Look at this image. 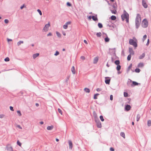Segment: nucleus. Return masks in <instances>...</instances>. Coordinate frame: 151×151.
<instances>
[{"instance_id": "nucleus-1", "label": "nucleus", "mask_w": 151, "mask_h": 151, "mask_svg": "<svg viewBox=\"0 0 151 151\" xmlns=\"http://www.w3.org/2000/svg\"><path fill=\"white\" fill-rule=\"evenodd\" d=\"M141 20V17L140 14H137L135 20V26L137 29H138L140 26Z\"/></svg>"}, {"instance_id": "nucleus-2", "label": "nucleus", "mask_w": 151, "mask_h": 151, "mask_svg": "<svg viewBox=\"0 0 151 151\" xmlns=\"http://www.w3.org/2000/svg\"><path fill=\"white\" fill-rule=\"evenodd\" d=\"M128 17H129V14L128 13H127L125 10H124L123 14L121 15V18L122 21H124L125 18H127Z\"/></svg>"}, {"instance_id": "nucleus-3", "label": "nucleus", "mask_w": 151, "mask_h": 151, "mask_svg": "<svg viewBox=\"0 0 151 151\" xmlns=\"http://www.w3.org/2000/svg\"><path fill=\"white\" fill-rule=\"evenodd\" d=\"M142 27L144 28L147 27L148 26V22L147 19L146 18L144 19L142 23Z\"/></svg>"}, {"instance_id": "nucleus-4", "label": "nucleus", "mask_w": 151, "mask_h": 151, "mask_svg": "<svg viewBox=\"0 0 151 151\" xmlns=\"http://www.w3.org/2000/svg\"><path fill=\"white\" fill-rule=\"evenodd\" d=\"M129 43L130 45H133L136 48L137 46V41H134L132 39H130L129 41Z\"/></svg>"}, {"instance_id": "nucleus-5", "label": "nucleus", "mask_w": 151, "mask_h": 151, "mask_svg": "<svg viewBox=\"0 0 151 151\" xmlns=\"http://www.w3.org/2000/svg\"><path fill=\"white\" fill-rule=\"evenodd\" d=\"M128 80L130 81V83L132 82V84L131 85L132 87H134L135 86H138L139 84L140 85V83H138L136 81H132L131 80L129 79Z\"/></svg>"}, {"instance_id": "nucleus-6", "label": "nucleus", "mask_w": 151, "mask_h": 151, "mask_svg": "<svg viewBox=\"0 0 151 151\" xmlns=\"http://www.w3.org/2000/svg\"><path fill=\"white\" fill-rule=\"evenodd\" d=\"M96 123V126L97 127L99 128H101L102 127L101 123L99 119H98L95 120Z\"/></svg>"}, {"instance_id": "nucleus-7", "label": "nucleus", "mask_w": 151, "mask_h": 151, "mask_svg": "<svg viewBox=\"0 0 151 151\" xmlns=\"http://www.w3.org/2000/svg\"><path fill=\"white\" fill-rule=\"evenodd\" d=\"M6 148L8 151H13V148L10 144H7L6 145Z\"/></svg>"}, {"instance_id": "nucleus-8", "label": "nucleus", "mask_w": 151, "mask_h": 151, "mask_svg": "<svg viewBox=\"0 0 151 151\" xmlns=\"http://www.w3.org/2000/svg\"><path fill=\"white\" fill-rule=\"evenodd\" d=\"M131 108V107L130 105L127 104H125L124 106V110L125 111H128L130 110Z\"/></svg>"}, {"instance_id": "nucleus-9", "label": "nucleus", "mask_w": 151, "mask_h": 151, "mask_svg": "<svg viewBox=\"0 0 151 151\" xmlns=\"http://www.w3.org/2000/svg\"><path fill=\"white\" fill-rule=\"evenodd\" d=\"M111 78L109 77H105V82L106 84L109 85L110 83Z\"/></svg>"}, {"instance_id": "nucleus-10", "label": "nucleus", "mask_w": 151, "mask_h": 151, "mask_svg": "<svg viewBox=\"0 0 151 151\" xmlns=\"http://www.w3.org/2000/svg\"><path fill=\"white\" fill-rule=\"evenodd\" d=\"M108 26L110 30H113L116 27V25L113 23H111L110 24H109L107 25V27Z\"/></svg>"}, {"instance_id": "nucleus-11", "label": "nucleus", "mask_w": 151, "mask_h": 151, "mask_svg": "<svg viewBox=\"0 0 151 151\" xmlns=\"http://www.w3.org/2000/svg\"><path fill=\"white\" fill-rule=\"evenodd\" d=\"M50 26V23L49 22L48 24H46L44 27L43 28V30L45 31H47L48 30V28Z\"/></svg>"}, {"instance_id": "nucleus-12", "label": "nucleus", "mask_w": 151, "mask_h": 151, "mask_svg": "<svg viewBox=\"0 0 151 151\" xmlns=\"http://www.w3.org/2000/svg\"><path fill=\"white\" fill-rule=\"evenodd\" d=\"M142 4L143 6L145 8H147V5L144 0H142Z\"/></svg>"}, {"instance_id": "nucleus-13", "label": "nucleus", "mask_w": 151, "mask_h": 151, "mask_svg": "<svg viewBox=\"0 0 151 151\" xmlns=\"http://www.w3.org/2000/svg\"><path fill=\"white\" fill-rule=\"evenodd\" d=\"M93 116L94 118V120L99 119V118L97 116V115L96 112L94 111L93 112Z\"/></svg>"}, {"instance_id": "nucleus-14", "label": "nucleus", "mask_w": 151, "mask_h": 151, "mask_svg": "<svg viewBox=\"0 0 151 151\" xmlns=\"http://www.w3.org/2000/svg\"><path fill=\"white\" fill-rule=\"evenodd\" d=\"M68 143L69 146V149L71 150L73 148V143L70 140H68Z\"/></svg>"}, {"instance_id": "nucleus-15", "label": "nucleus", "mask_w": 151, "mask_h": 151, "mask_svg": "<svg viewBox=\"0 0 151 151\" xmlns=\"http://www.w3.org/2000/svg\"><path fill=\"white\" fill-rule=\"evenodd\" d=\"M109 9L110 11L111 12L112 14H116L117 11L115 9L113 10H112L111 9V8L110 7H109Z\"/></svg>"}, {"instance_id": "nucleus-16", "label": "nucleus", "mask_w": 151, "mask_h": 151, "mask_svg": "<svg viewBox=\"0 0 151 151\" xmlns=\"http://www.w3.org/2000/svg\"><path fill=\"white\" fill-rule=\"evenodd\" d=\"M92 19L95 21H98V20L97 15L95 16H92Z\"/></svg>"}, {"instance_id": "nucleus-17", "label": "nucleus", "mask_w": 151, "mask_h": 151, "mask_svg": "<svg viewBox=\"0 0 151 151\" xmlns=\"http://www.w3.org/2000/svg\"><path fill=\"white\" fill-rule=\"evenodd\" d=\"M129 52L130 53V54H131L132 55L134 54V52L133 51V49L132 48L129 47Z\"/></svg>"}, {"instance_id": "nucleus-18", "label": "nucleus", "mask_w": 151, "mask_h": 151, "mask_svg": "<svg viewBox=\"0 0 151 151\" xmlns=\"http://www.w3.org/2000/svg\"><path fill=\"white\" fill-rule=\"evenodd\" d=\"M144 66V64L143 63H139L137 65V67L138 68H142Z\"/></svg>"}, {"instance_id": "nucleus-19", "label": "nucleus", "mask_w": 151, "mask_h": 151, "mask_svg": "<svg viewBox=\"0 0 151 151\" xmlns=\"http://www.w3.org/2000/svg\"><path fill=\"white\" fill-rule=\"evenodd\" d=\"M145 52L143 53L141 55H140L139 57V59H142L145 57Z\"/></svg>"}, {"instance_id": "nucleus-20", "label": "nucleus", "mask_w": 151, "mask_h": 151, "mask_svg": "<svg viewBox=\"0 0 151 151\" xmlns=\"http://www.w3.org/2000/svg\"><path fill=\"white\" fill-rule=\"evenodd\" d=\"M99 59L98 57H96L94 58L93 60V63L94 64H96L98 61Z\"/></svg>"}, {"instance_id": "nucleus-21", "label": "nucleus", "mask_w": 151, "mask_h": 151, "mask_svg": "<svg viewBox=\"0 0 151 151\" xmlns=\"http://www.w3.org/2000/svg\"><path fill=\"white\" fill-rule=\"evenodd\" d=\"M110 19H111L112 20H115L116 19V17L114 15L111 16L109 18Z\"/></svg>"}, {"instance_id": "nucleus-22", "label": "nucleus", "mask_w": 151, "mask_h": 151, "mask_svg": "<svg viewBox=\"0 0 151 151\" xmlns=\"http://www.w3.org/2000/svg\"><path fill=\"white\" fill-rule=\"evenodd\" d=\"M71 71L73 74H75L76 73V71L74 66H73L71 68Z\"/></svg>"}, {"instance_id": "nucleus-23", "label": "nucleus", "mask_w": 151, "mask_h": 151, "mask_svg": "<svg viewBox=\"0 0 151 151\" xmlns=\"http://www.w3.org/2000/svg\"><path fill=\"white\" fill-rule=\"evenodd\" d=\"M39 55V53H36L34 54L33 55V59H35Z\"/></svg>"}, {"instance_id": "nucleus-24", "label": "nucleus", "mask_w": 151, "mask_h": 151, "mask_svg": "<svg viewBox=\"0 0 151 151\" xmlns=\"http://www.w3.org/2000/svg\"><path fill=\"white\" fill-rule=\"evenodd\" d=\"M110 39L108 37V36H106V37L104 38L105 42H109V41Z\"/></svg>"}, {"instance_id": "nucleus-25", "label": "nucleus", "mask_w": 151, "mask_h": 151, "mask_svg": "<svg viewBox=\"0 0 151 151\" xmlns=\"http://www.w3.org/2000/svg\"><path fill=\"white\" fill-rule=\"evenodd\" d=\"M53 128V126L52 125H51L50 126H48L47 127V130H51Z\"/></svg>"}, {"instance_id": "nucleus-26", "label": "nucleus", "mask_w": 151, "mask_h": 151, "mask_svg": "<svg viewBox=\"0 0 151 151\" xmlns=\"http://www.w3.org/2000/svg\"><path fill=\"white\" fill-rule=\"evenodd\" d=\"M99 95V94L98 93H96L94 95L93 99H97V96Z\"/></svg>"}, {"instance_id": "nucleus-27", "label": "nucleus", "mask_w": 151, "mask_h": 151, "mask_svg": "<svg viewBox=\"0 0 151 151\" xmlns=\"http://www.w3.org/2000/svg\"><path fill=\"white\" fill-rule=\"evenodd\" d=\"M114 63L116 65H119L120 63V61L119 60H116L114 62Z\"/></svg>"}, {"instance_id": "nucleus-28", "label": "nucleus", "mask_w": 151, "mask_h": 151, "mask_svg": "<svg viewBox=\"0 0 151 151\" xmlns=\"http://www.w3.org/2000/svg\"><path fill=\"white\" fill-rule=\"evenodd\" d=\"M131 54H129L127 56V60L128 61H130L131 59Z\"/></svg>"}, {"instance_id": "nucleus-29", "label": "nucleus", "mask_w": 151, "mask_h": 151, "mask_svg": "<svg viewBox=\"0 0 151 151\" xmlns=\"http://www.w3.org/2000/svg\"><path fill=\"white\" fill-rule=\"evenodd\" d=\"M84 91L86 93H89L90 92V90L89 88H85L84 89Z\"/></svg>"}, {"instance_id": "nucleus-30", "label": "nucleus", "mask_w": 151, "mask_h": 151, "mask_svg": "<svg viewBox=\"0 0 151 151\" xmlns=\"http://www.w3.org/2000/svg\"><path fill=\"white\" fill-rule=\"evenodd\" d=\"M121 66L119 65H117V66L116 67V69L117 70V71H119L121 69Z\"/></svg>"}, {"instance_id": "nucleus-31", "label": "nucleus", "mask_w": 151, "mask_h": 151, "mask_svg": "<svg viewBox=\"0 0 151 151\" xmlns=\"http://www.w3.org/2000/svg\"><path fill=\"white\" fill-rule=\"evenodd\" d=\"M98 26L99 28H101L103 27V25L102 23H99L98 24Z\"/></svg>"}, {"instance_id": "nucleus-32", "label": "nucleus", "mask_w": 151, "mask_h": 151, "mask_svg": "<svg viewBox=\"0 0 151 151\" xmlns=\"http://www.w3.org/2000/svg\"><path fill=\"white\" fill-rule=\"evenodd\" d=\"M132 64L131 63L129 65L128 67V68H127V73H128V72L130 70V69L132 68Z\"/></svg>"}, {"instance_id": "nucleus-33", "label": "nucleus", "mask_w": 151, "mask_h": 151, "mask_svg": "<svg viewBox=\"0 0 151 151\" xmlns=\"http://www.w3.org/2000/svg\"><path fill=\"white\" fill-rule=\"evenodd\" d=\"M140 71V70L139 68H136L134 70V71L137 73H139Z\"/></svg>"}, {"instance_id": "nucleus-34", "label": "nucleus", "mask_w": 151, "mask_h": 151, "mask_svg": "<svg viewBox=\"0 0 151 151\" xmlns=\"http://www.w3.org/2000/svg\"><path fill=\"white\" fill-rule=\"evenodd\" d=\"M56 34L57 35L58 37L60 38L61 37V35L59 32L58 31H56Z\"/></svg>"}, {"instance_id": "nucleus-35", "label": "nucleus", "mask_w": 151, "mask_h": 151, "mask_svg": "<svg viewBox=\"0 0 151 151\" xmlns=\"http://www.w3.org/2000/svg\"><path fill=\"white\" fill-rule=\"evenodd\" d=\"M101 32H97L96 33V35L98 37H100L101 36Z\"/></svg>"}, {"instance_id": "nucleus-36", "label": "nucleus", "mask_w": 151, "mask_h": 151, "mask_svg": "<svg viewBox=\"0 0 151 151\" xmlns=\"http://www.w3.org/2000/svg\"><path fill=\"white\" fill-rule=\"evenodd\" d=\"M120 135L122 137H123L124 138H125V134L124 132H121L120 133Z\"/></svg>"}, {"instance_id": "nucleus-37", "label": "nucleus", "mask_w": 151, "mask_h": 151, "mask_svg": "<svg viewBox=\"0 0 151 151\" xmlns=\"http://www.w3.org/2000/svg\"><path fill=\"white\" fill-rule=\"evenodd\" d=\"M99 118H100V120H101V121L102 122H103L104 121V118H103V116H102V115L100 116Z\"/></svg>"}, {"instance_id": "nucleus-38", "label": "nucleus", "mask_w": 151, "mask_h": 151, "mask_svg": "<svg viewBox=\"0 0 151 151\" xmlns=\"http://www.w3.org/2000/svg\"><path fill=\"white\" fill-rule=\"evenodd\" d=\"M140 118V116L139 114H137V122L139 121V120Z\"/></svg>"}, {"instance_id": "nucleus-39", "label": "nucleus", "mask_w": 151, "mask_h": 151, "mask_svg": "<svg viewBox=\"0 0 151 151\" xmlns=\"http://www.w3.org/2000/svg\"><path fill=\"white\" fill-rule=\"evenodd\" d=\"M147 125L149 127H150L151 126V121L149 120L147 121Z\"/></svg>"}, {"instance_id": "nucleus-40", "label": "nucleus", "mask_w": 151, "mask_h": 151, "mask_svg": "<svg viewBox=\"0 0 151 151\" xmlns=\"http://www.w3.org/2000/svg\"><path fill=\"white\" fill-rule=\"evenodd\" d=\"M128 94L127 92H124V95L125 97H127L128 96Z\"/></svg>"}, {"instance_id": "nucleus-41", "label": "nucleus", "mask_w": 151, "mask_h": 151, "mask_svg": "<svg viewBox=\"0 0 151 151\" xmlns=\"http://www.w3.org/2000/svg\"><path fill=\"white\" fill-rule=\"evenodd\" d=\"M17 144L19 146H21L22 145V143L20 142L19 140H18L17 141Z\"/></svg>"}, {"instance_id": "nucleus-42", "label": "nucleus", "mask_w": 151, "mask_h": 151, "mask_svg": "<svg viewBox=\"0 0 151 151\" xmlns=\"http://www.w3.org/2000/svg\"><path fill=\"white\" fill-rule=\"evenodd\" d=\"M24 43V42L22 41H19V42H17V45L18 46L20 45L21 43Z\"/></svg>"}, {"instance_id": "nucleus-43", "label": "nucleus", "mask_w": 151, "mask_h": 151, "mask_svg": "<svg viewBox=\"0 0 151 151\" xmlns=\"http://www.w3.org/2000/svg\"><path fill=\"white\" fill-rule=\"evenodd\" d=\"M37 12L39 13V14L40 15H41V16L42 15V12L40 9H38L37 10Z\"/></svg>"}, {"instance_id": "nucleus-44", "label": "nucleus", "mask_w": 151, "mask_h": 151, "mask_svg": "<svg viewBox=\"0 0 151 151\" xmlns=\"http://www.w3.org/2000/svg\"><path fill=\"white\" fill-rule=\"evenodd\" d=\"M10 60L9 58L8 57H6L4 59V61L6 62H8Z\"/></svg>"}, {"instance_id": "nucleus-45", "label": "nucleus", "mask_w": 151, "mask_h": 151, "mask_svg": "<svg viewBox=\"0 0 151 151\" xmlns=\"http://www.w3.org/2000/svg\"><path fill=\"white\" fill-rule=\"evenodd\" d=\"M66 5L68 6H72L71 4L69 2H68L66 3Z\"/></svg>"}, {"instance_id": "nucleus-46", "label": "nucleus", "mask_w": 151, "mask_h": 151, "mask_svg": "<svg viewBox=\"0 0 151 151\" xmlns=\"http://www.w3.org/2000/svg\"><path fill=\"white\" fill-rule=\"evenodd\" d=\"M113 7V8L114 9H116L117 8V6L116 5H116H114V4L112 5H111Z\"/></svg>"}, {"instance_id": "nucleus-47", "label": "nucleus", "mask_w": 151, "mask_h": 151, "mask_svg": "<svg viewBox=\"0 0 151 151\" xmlns=\"http://www.w3.org/2000/svg\"><path fill=\"white\" fill-rule=\"evenodd\" d=\"M59 52L58 51H56L55 52V53L54 54V55L55 56H57L58 55H59Z\"/></svg>"}, {"instance_id": "nucleus-48", "label": "nucleus", "mask_w": 151, "mask_h": 151, "mask_svg": "<svg viewBox=\"0 0 151 151\" xmlns=\"http://www.w3.org/2000/svg\"><path fill=\"white\" fill-rule=\"evenodd\" d=\"M68 26L67 25V24H65L63 25V28L65 29H67L68 28Z\"/></svg>"}, {"instance_id": "nucleus-49", "label": "nucleus", "mask_w": 151, "mask_h": 151, "mask_svg": "<svg viewBox=\"0 0 151 151\" xmlns=\"http://www.w3.org/2000/svg\"><path fill=\"white\" fill-rule=\"evenodd\" d=\"M17 113L19 116H21L22 115L21 113V111L19 110H18L17 111Z\"/></svg>"}, {"instance_id": "nucleus-50", "label": "nucleus", "mask_w": 151, "mask_h": 151, "mask_svg": "<svg viewBox=\"0 0 151 151\" xmlns=\"http://www.w3.org/2000/svg\"><path fill=\"white\" fill-rule=\"evenodd\" d=\"M127 99L128 100V101H127V103L128 104H130V101L131 100V99L130 98H128Z\"/></svg>"}, {"instance_id": "nucleus-51", "label": "nucleus", "mask_w": 151, "mask_h": 151, "mask_svg": "<svg viewBox=\"0 0 151 151\" xmlns=\"http://www.w3.org/2000/svg\"><path fill=\"white\" fill-rule=\"evenodd\" d=\"M147 35H144L143 37V41H144L147 38Z\"/></svg>"}, {"instance_id": "nucleus-52", "label": "nucleus", "mask_w": 151, "mask_h": 151, "mask_svg": "<svg viewBox=\"0 0 151 151\" xmlns=\"http://www.w3.org/2000/svg\"><path fill=\"white\" fill-rule=\"evenodd\" d=\"M58 112L61 115L62 114V111L60 109L58 108Z\"/></svg>"}, {"instance_id": "nucleus-53", "label": "nucleus", "mask_w": 151, "mask_h": 151, "mask_svg": "<svg viewBox=\"0 0 151 151\" xmlns=\"http://www.w3.org/2000/svg\"><path fill=\"white\" fill-rule=\"evenodd\" d=\"M4 22L6 24H7L9 22V20L8 19H6L4 20Z\"/></svg>"}, {"instance_id": "nucleus-54", "label": "nucleus", "mask_w": 151, "mask_h": 151, "mask_svg": "<svg viewBox=\"0 0 151 151\" xmlns=\"http://www.w3.org/2000/svg\"><path fill=\"white\" fill-rule=\"evenodd\" d=\"M69 77H70V76H68L67 77V78H66L65 79V82H66L67 83H68V81L69 79Z\"/></svg>"}, {"instance_id": "nucleus-55", "label": "nucleus", "mask_w": 151, "mask_h": 151, "mask_svg": "<svg viewBox=\"0 0 151 151\" xmlns=\"http://www.w3.org/2000/svg\"><path fill=\"white\" fill-rule=\"evenodd\" d=\"M71 23V22L70 21H68V22H66L65 23V24H67V25L68 26V25L70 24Z\"/></svg>"}, {"instance_id": "nucleus-56", "label": "nucleus", "mask_w": 151, "mask_h": 151, "mask_svg": "<svg viewBox=\"0 0 151 151\" xmlns=\"http://www.w3.org/2000/svg\"><path fill=\"white\" fill-rule=\"evenodd\" d=\"M110 151H114V149L113 147H111L110 148Z\"/></svg>"}, {"instance_id": "nucleus-57", "label": "nucleus", "mask_w": 151, "mask_h": 151, "mask_svg": "<svg viewBox=\"0 0 151 151\" xmlns=\"http://www.w3.org/2000/svg\"><path fill=\"white\" fill-rule=\"evenodd\" d=\"M9 108H10V110L12 111H14V109H13V107L12 106H10L9 107Z\"/></svg>"}, {"instance_id": "nucleus-58", "label": "nucleus", "mask_w": 151, "mask_h": 151, "mask_svg": "<svg viewBox=\"0 0 151 151\" xmlns=\"http://www.w3.org/2000/svg\"><path fill=\"white\" fill-rule=\"evenodd\" d=\"M149 43H150L149 39H148V40H147V43L146 44V45L147 46H148L149 45Z\"/></svg>"}, {"instance_id": "nucleus-59", "label": "nucleus", "mask_w": 151, "mask_h": 151, "mask_svg": "<svg viewBox=\"0 0 151 151\" xmlns=\"http://www.w3.org/2000/svg\"><path fill=\"white\" fill-rule=\"evenodd\" d=\"M81 59L83 60H84L85 59V58L84 56H82L81 57Z\"/></svg>"}, {"instance_id": "nucleus-60", "label": "nucleus", "mask_w": 151, "mask_h": 151, "mask_svg": "<svg viewBox=\"0 0 151 151\" xmlns=\"http://www.w3.org/2000/svg\"><path fill=\"white\" fill-rule=\"evenodd\" d=\"M110 100H113V96L112 95H111L110 97Z\"/></svg>"}, {"instance_id": "nucleus-61", "label": "nucleus", "mask_w": 151, "mask_h": 151, "mask_svg": "<svg viewBox=\"0 0 151 151\" xmlns=\"http://www.w3.org/2000/svg\"><path fill=\"white\" fill-rule=\"evenodd\" d=\"M125 19H126V22L127 23H129V17L127 18H125Z\"/></svg>"}, {"instance_id": "nucleus-62", "label": "nucleus", "mask_w": 151, "mask_h": 151, "mask_svg": "<svg viewBox=\"0 0 151 151\" xmlns=\"http://www.w3.org/2000/svg\"><path fill=\"white\" fill-rule=\"evenodd\" d=\"M102 89L100 88H97L96 89V90L97 91L99 92L101 91Z\"/></svg>"}, {"instance_id": "nucleus-63", "label": "nucleus", "mask_w": 151, "mask_h": 151, "mask_svg": "<svg viewBox=\"0 0 151 151\" xmlns=\"http://www.w3.org/2000/svg\"><path fill=\"white\" fill-rule=\"evenodd\" d=\"M52 35V34L51 32H49L48 34H47V36H51Z\"/></svg>"}, {"instance_id": "nucleus-64", "label": "nucleus", "mask_w": 151, "mask_h": 151, "mask_svg": "<svg viewBox=\"0 0 151 151\" xmlns=\"http://www.w3.org/2000/svg\"><path fill=\"white\" fill-rule=\"evenodd\" d=\"M92 18V16H91V15L89 16L88 17V19L90 20Z\"/></svg>"}]
</instances>
